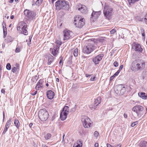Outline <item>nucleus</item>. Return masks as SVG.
I'll return each mask as SVG.
<instances>
[{
    "label": "nucleus",
    "mask_w": 147,
    "mask_h": 147,
    "mask_svg": "<svg viewBox=\"0 0 147 147\" xmlns=\"http://www.w3.org/2000/svg\"><path fill=\"white\" fill-rule=\"evenodd\" d=\"M55 6L57 11L61 9L67 10L69 8V2L65 0H58L55 3Z\"/></svg>",
    "instance_id": "1"
},
{
    "label": "nucleus",
    "mask_w": 147,
    "mask_h": 147,
    "mask_svg": "<svg viewBox=\"0 0 147 147\" xmlns=\"http://www.w3.org/2000/svg\"><path fill=\"white\" fill-rule=\"evenodd\" d=\"M27 27V25L25 22H21L18 24L17 29L19 31V34H23L24 35H27L28 32L27 30L28 28Z\"/></svg>",
    "instance_id": "2"
},
{
    "label": "nucleus",
    "mask_w": 147,
    "mask_h": 147,
    "mask_svg": "<svg viewBox=\"0 0 147 147\" xmlns=\"http://www.w3.org/2000/svg\"><path fill=\"white\" fill-rule=\"evenodd\" d=\"M88 41L89 42L86 46L83 47L82 49L83 53L86 54H90L96 48L93 42H92V41H89L88 40Z\"/></svg>",
    "instance_id": "3"
},
{
    "label": "nucleus",
    "mask_w": 147,
    "mask_h": 147,
    "mask_svg": "<svg viewBox=\"0 0 147 147\" xmlns=\"http://www.w3.org/2000/svg\"><path fill=\"white\" fill-rule=\"evenodd\" d=\"M38 116L40 120L44 121L48 119L49 117V113L45 109H42L39 111Z\"/></svg>",
    "instance_id": "4"
},
{
    "label": "nucleus",
    "mask_w": 147,
    "mask_h": 147,
    "mask_svg": "<svg viewBox=\"0 0 147 147\" xmlns=\"http://www.w3.org/2000/svg\"><path fill=\"white\" fill-rule=\"evenodd\" d=\"M113 11V9L111 7L108 5L105 6L103 10V13L105 17L107 19L109 20L111 19Z\"/></svg>",
    "instance_id": "5"
},
{
    "label": "nucleus",
    "mask_w": 147,
    "mask_h": 147,
    "mask_svg": "<svg viewBox=\"0 0 147 147\" xmlns=\"http://www.w3.org/2000/svg\"><path fill=\"white\" fill-rule=\"evenodd\" d=\"M133 111L135 112L138 117H141L143 114L144 109L143 107L140 105H138L132 108Z\"/></svg>",
    "instance_id": "6"
},
{
    "label": "nucleus",
    "mask_w": 147,
    "mask_h": 147,
    "mask_svg": "<svg viewBox=\"0 0 147 147\" xmlns=\"http://www.w3.org/2000/svg\"><path fill=\"white\" fill-rule=\"evenodd\" d=\"M126 91V88L124 84H119L115 89V93L119 95H123Z\"/></svg>",
    "instance_id": "7"
},
{
    "label": "nucleus",
    "mask_w": 147,
    "mask_h": 147,
    "mask_svg": "<svg viewBox=\"0 0 147 147\" xmlns=\"http://www.w3.org/2000/svg\"><path fill=\"white\" fill-rule=\"evenodd\" d=\"M63 38L64 40L72 38L74 36L73 32L71 31L65 29L63 31Z\"/></svg>",
    "instance_id": "8"
},
{
    "label": "nucleus",
    "mask_w": 147,
    "mask_h": 147,
    "mask_svg": "<svg viewBox=\"0 0 147 147\" xmlns=\"http://www.w3.org/2000/svg\"><path fill=\"white\" fill-rule=\"evenodd\" d=\"M24 12L26 17L29 20H33L36 15L34 12L29 10L25 9Z\"/></svg>",
    "instance_id": "9"
},
{
    "label": "nucleus",
    "mask_w": 147,
    "mask_h": 147,
    "mask_svg": "<svg viewBox=\"0 0 147 147\" xmlns=\"http://www.w3.org/2000/svg\"><path fill=\"white\" fill-rule=\"evenodd\" d=\"M74 24L76 27L79 28H81L85 24V22L83 21L84 18L79 19L77 17H75L74 18Z\"/></svg>",
    "instance_id": "10"
},
{
    "label": "nucleus",
    "mask_w": 147,
    "mask_h": 147,
    "mask_svg": "<svg viewBox=\"0 0 147 147\" xmlns=\"http://www.w3.org/2000/svg\"><path fill=\"white\" fill-rule=\"evenodd\" d=\"M104 56V54H100L92 59V61L95 65L99 64V62L102 60Z\"/></svg>",
    "instance_id": "11"
},
{
    "label": "nucleus",
    "mask_w": 147,
    "mask_h": 147,
    "mask_svg": "<svg viewBox=\"0 0 147 147\" xmlns=\"http://www.w3.org/2000/svg\"><path fill=\"white\" fill-rule=\"evenodd\" d=\"M132 49H134L135 51H137L139 53H142L143 50V49L140 45L136 42H134L132 44Z\"/></svg>",
    "instance_id": "12"
},
{
    "label": "nucleus",
    "mask_w": 147,
    "mask_h": 147,
    "mask_svg": "<svg viewBox=\"0 0 147 147\" xmlns=\"http://www.w3.org/2000/svg\"><path fill=\"white\" fill-rule=\"evenodd\" d=\"M90 119L87 117L85 119H82V121L84 127L85 128H88L90 127L91 123L89 122Z\"/></svg>",
    "instance_id": "13"
},
{
    "label": "nucleus",
    "mask_w": 147,
    "mask_h": 147,
    "mask_svg": "<svg viewBox=\"0 0 147 147\" xmlns=\"http://www.w3.org/2000/svg\"><path fill=\"white\" fill-rule=\"evenodd\" d=\"M101 97H98L94 101L92 107L91 108V109H95L97 107V106L100 104L101 102Z\"/></svg>",
    "instance_id": "14"
},
{
    "label": "nucleus",
    "mask_w": 147,
    "mask_h": 147,
    "mask_svg": "<svg viewBox=\"0 0 147 147\" xmlns=\"http://www.w3.org/2000/svg\"><path fill=\"white\" fill-rule=\"evenodd\" d=\"M101 13L100 11H95L93 10L92 13L91 14L90 19H96Z\"/></svg>",
    "instance_id": "15"
},
{
    "label": "nucleus",
    "mask_w": 147,
    "mask_h": 147,
    "mask_svg": "<svg viewBox=\"0 0 147 147\" xmlns=\"http://www.w3.org/2000/svg\"><path fill=\"white\" fill-rule=\"evenodd\" d=\"M135 64L138 70L140 69H141L144 68L145 67V63L142 61L138 62L136 61V63Z\"/></svg>",
    "instance_id": "16"
},
{
    "label": "nucleus",
    "mask_w": 147,
    "mask_h": 147,
    "mask_svg": "<svg viewBox=\"0 0 147 147\" xmlns=\"http://www.w3.org/2000/svg\"><path fill=\"white\" fill-rule=\"evenodd\" d=\"M59 49L58 47H54V48L50 49V50H51V54L55 57H56L59 53Z\"/></svg>",
    "instance_id": "17"
},
{
    "label": "nucleus",
    "mask_w": 147,
    "mask_h": 147,
    "mask_svg": "<svg viewBox=\"0 0 147 147\" xmlns=\"http://www.w3.org/2000/svg\"><path fill=\"white\" fill-rule=\"evenodd\" d=\"M47 96L49 99L52 100L55 95L54 92L51 90H48L47 92Z\"/></svg>",
    "instance_id": "18"
},
{
    "label": "nucleus",
    "mask_w": 147,
    "mask_h": 147,
    "mask_svg": "<svg viewBox=\"0 0 147 147\" xmlns=\"http://www.w3.org/2000/svg\"><path fill=\"white\" fill-rule=\"evenodd\" d=\"M68 115V114L67 113L65 112L62 110L60 113V118L61 120L62 121H64L65 120L67 117V115Z\"/></svg>",
    "instance_id": "19"
},
{
    "label": "nucleus",
    "mask_w": 147,
    "mask_h": 147,
    "mask_svg": "<svg viewBox=\"0 0 147 147\" xmlns=\"http://www.w3.org/2000/svg\"><path fill=\"white\" fill-rule=\"evenodd\" d=\"M89 41H92V42H93L94 45L96 44L98 42H102L104 41V40L101 38H98L96 39L94 38H92L88 40Z\"/></svg>",
    "instance_id": "20"
},
{
    "label": "nucleus",
    "mask_w": 147,
    "mask_h": 147,
    "mask_svg": "<svg viewBox=\"0 0 147 147\" xmlns=\"http://www.w3.org/2000/svg\"><path fill=\"white\" fill-rule=\"evenodd\" d=\"M78 10L80 11L82 13H86L87 12V8L84 5H81V6L78 8Z\"/></svg>",
    "instance_id": "21"
},
{
    "label": "nucleus",
    "mask_w": 147,
    "mask_h": 147,
    "mask_svg": "<svg viewBox=\"0 0 147 147\" xmlns=\"http://www.w3.org/2000/svg\"><path fill=\"white\" fill-rule=\"evenodd\" d=\"M48 60L47 64L48 65H50L53 60L54 58L50 54H49L48 56Z\"/></svg>",
    "instance_id": "22"
},
{
    "label": "nucleus",
    "mask_w": 147,
    "mask_h": 147,
    "mask_svg": "<svg viewBox=\"0 0 147 147\" xmlns=\"http://www.w3.org/2000/svg\"><path fill=\"white\" fill-rule=\"evenodd\" d=\"M136 63V61L133 62L132 63L131 67V70L134 71H137L138 70L135 64Z\"/></svg>",
    "instance_id": "23"
},
{
    "label": "nucleus",
    "mask_w": 147,
    "mask_h": 147,
    "mask_svg": "<svg viewBox=\"0 0 147 147\" xmlns=\"http://www.w3.org/2000/svg\"><path fill=\"white\" fill-rule=\"evenodd\" d=\"M138 96L140 98L144 99H146L147 98V95H146L145 92H141L138 93Z\"/></svg>",
    "instance_id": "24"
},
{
    "label": "nucleus",
    "mask_w": 147,
    "mask_h": 147,
    "mask_svg": "<svg viewBox=\"0 0 147 147\" xmlns=\"http://www.w3.org/2000/svg\"><path fill=\"white\" fill-rule=\"evenodd\" d=\"M147 144V142L146 141H141L139 144L140 147H146Z\"/></svg>",
    "instance_id": "25"
},
{
    "label": "nucleus",
    "mask_w": 147,
    "mask_h": 147,
    "mask_svg": "<svg viewBox=\"0 0 147 147\" xmlns=\"http://www.w3.org/2000/svg\"><path fill=\"white\" fill-rule=\"evenodd\" d=\"M10 125L6 123L4 127V129L2 133V135H4L6 133V132L7 131Z\"/></svg>",
    "instance_id": "26"
},
{
    "label": "nucleus",
    "mask_w": 147,
    "mask_h": 147,
    "mask_svg": "<svg viewBox=\"0 0 147 147\" xmlns=\"http://www.w3.org/2000/svg\"><path fill=\"white\" fill-rule=\"evenodd\" d=\"M63 111L67 113L68 114L69 113V107L68 106H65L62 109Z\"/></svg>",
    "instance_id": "27"
},
{
    "label": "nucleus",
    "mask_w": 147,
    "mask_h": 147,
    "mask_svg": "<svg viewBox=\"0 0 147 147\" xmlns=\"http://www.w3.org/2000/svg\"><path fill=\"white\" fill-rule=\"evenodd\" d=\"M14 123L16 127L18 129L20 126V123L19 120L17 119H16L14 120Z\"/></svg>",
    "instance_id": "28"
},
{
    "label": "nucleus",
    "mask_w": 147,
    "mask_h": 147,
    "mask_svg": "<svg viewBox=\"0 0 147 147\" xmlns=\"http://www.w3.org/2000/svg\"><path fill=\"white\" fill-rule=\"evenodd\" d=\"M78 142L77 143V145L76 146H73V147H82L83 145V142L82 140H79L78 141Z\"/></svg>",
    "instance_id": "29"
},
{
    "label": "nucleus",
    "mask_w": 147,
    "mask_h": 147,
    "mask_svg": "<svg viewBox=\"0 0 147 147\" xmlns=\"http://www.w3.org/2000/svg\"><path fill=\"white\" fill-rule=\"evenodd\" d=\"M55 43L56 44V45L55 47H58L59 49V47L62 44V42L60 40H57L55 41Z\"/></svg>",
    "instance_id": "30"
},
{
    "label": "nucleus",
    "mask_w": 147,
    "mask_h": 147,
    "mask_svg": "<svg viewBox=\"0 0 147 147\" xmlns=\"http://www.w3.org/2000/svg\"><path fill=\"white\" fill-rule=\"evenodd\" d=\"M13 40L12 38L10 36H8L5 39V41L7 43H9L12 41Z\"/></svg>",
    "instance_id": "31"
},
{
    "label": "nucleus",
    "mask_w": 147,
    "mask_h": 147,
    "mask_svg": "<svg viewBox=\"0 0 147 147\" xmlns=\"http://www.w3.org/2000/svg\"><path fill=\"white\" fill-rule=\"evenodd\" d=\"M129 4V5H131V4H134L136 2L140 0H127Z\"/></svg>",
    "instance_id": "32"
},
{
    "label": "nucleus",
    "mask_w": 147,
    "mask_h": 147,
    "mask_svg": "<svg viewBox=\"0 0 147 147\" xmlns=\"http://www.w3.org/2000/svg\"><path fill=\"white\" fill-rule=\"evenodd\" d=\"M73 54L74 57H77L78 55V50L77 48H76L74 50Z\"/></svg>",
    "instance_id": "33"
},
{
    "label": "nucleus",
    "mask_w": 147,
    "mask_h": 147,
    "mask_svg": "<svg viewBox=\"0 0 147 147\" xmlns=\"http://www.w3.org/2000/svg\"><path fill=\"white\" fill-rule=\"evenodd\" d=\"M38 77L37 76L33 77L32 79V80L33 82H35L38 79Z\"/></svg>",
    "instance_id": "34"
},
{
    "label": "nucleus",
    "mask_w": 147,
    "mask_h": 147,
    "mask_svg": "<svg viewBox=\"0 0 147 147\" xmlns=\"http://www.w3.org/2000/svg\"><path fill=\"white\" fill-rule=\"evenodd\" d=\"M51 134H50L48 133L45 136V138L46 140H48L51 138Z\"/></svg>",
    "instance_id": "35"
},
{
    "label": "nucleus",
    "mask_w": 147,
    "mask_h": 147,
    "mask_svg": "<svg viewBox=\"0 0 147 147\" xmlns=\"http://www.w3.org/2000/svg\"><path fill=\"white\" fill-rule=\"evenodd\" d=\"M44 82V81L43 80V79H41L39 80V81L36 84H37V86L38 85H42V83Z\"/></svg>",
    "instance_id": "36"
},
{
    "label": "nucleus",
    "mask_w": 147,
    "mask_h": 147,
    "mask_svg": "<svg viewBox=\"0 0 147 147\" xmlns=\"http://www.w3.org/2000/svg\"><path fill=\"white\" fill-rule=\"evenodd\" d=\"M6 68L8 70H10L11 69V66L9 63H7L6 65Z\"/></svg>",
    "instance_id": "37"
},
{
    "label": "nucleus",
    "mask_w": 147,
    "mask_h": 147,
    "mask_svg": "<svg viewBox=\"0 0 147 147\" xmlns=\"http://www.w3.org/2000/svg\"><path fill=\"white\" fill-rule=\"evenodd\" d=\"M138 121H136L132 123L131 124V127H134L135 125H136L138 124Z\"/></svg>",
    "instance_id": "38"
},
{
    "label": "nucleus",
    "mask_w": 147,
    "mask_h": 147,
    "mask_svg": "<svg viewBox=\"0 0 147 147\" xmlns=\"http://www.w3.org/2000/svg\"><path fill=\"white\" fill-rule=\"evenodd\" d=\"M76 105H75L74 107L71 109L70 110V112L73 113L76 110Z\"/></svg>",
    "instance_id": "39"
},
{
    "label": "nucleus",
    "mask_w": 147,
    "mask_h": 147,
    "mask_svg": "<svg viewBox=\"0 0 147 147\" xmlns=\"http://www.w3.org/2000/svg\"><path fill=\"white\" fill-rule=\"evenodd\" d=\"M42 85H38L37 86V84H36V87H35V88L36 90H39V88H42Z\"/></svg>",
    "instance_id": "40"
},
{
    "label": "nucleus",
    "mask_w": 147,
    "mask_h": 147,
    "mask_svg": "<svg viewBox=\"0 0 147 147\" xmlns=\"http://www.w3.org/2000/svg\"><path fill=\"white\" fill-rule=\"evenodd\" d=\"M42 0H37L36 2L35 3V4L36 5H38V4H40L42 2Z\"/></svg>",
    "instance_id": "41"
},
{
    "label": "nucleus",
    "mask_w": 147,
    "mask_h": 147,
    "mask_svg": "<svg viewBox=\"0 0 147 147\" xmlns=\"http://www.w3.org/2000/svg\"><path fill=\"white\" fill-rule=\"evenodd\" d=\"M144 19L146 24L147 25V13L145 16Z\"/></svg>",
    "instance_id": "42"
},
{
    "label": "nucleus",
    "mask_w": 147,
    "mask_h": 147,
    "mask_svg": "<svg viewBox=\"0 0 147 147\" xmlns=\"http://www.w3.org/2000/svg\"><path fill=\"white\" fill-rule=\"evenodd\" d=\"M99 135V133L97 131H95L94 133V136L96 137H97Z\"/></svg>",
    "instance_id": "43"
},
{
    "label": "nucleus",
    "mask_w": 147,
    "mask_h": 147,
    "mask_svg": "<svg viewBox=\"0 0 147 147\" xmlns=\"http://www.w3.org/2000/svg\"><path fill=\"white\" fill-rule=\"evenodd\" d=\"M116 29H115V28L112 29L110 31L111 34H114L116 32Z\"/></svg>",
    "instance_id": "44"
},
{
    "label": "nucleus",
    "mask_w": 147,
    "mask_h": 147,
    "mask_svg": "<svg viewBox=\"0 0 147 147\" xmlns=\"http://www.w3.org/2000/svg\"><path fill=\"white\" fill-rule=\"evenodd\" d=\"M20 51V49L18 47H17L15 50V52L16 53H19Z\"/></svg>",
    "instance_id": "45"
},
{
    "label": "nucleus",
    "mask_w": 147,
    "mask_h": 147,
    "mask_svg": "<svg viewBox=\"0 0 147 147\" xmlns=\"http://www.w3.org/2000/svg\"><path fill=\"white\" fill-rule=\"evenodd\" d=\"M37 90L34 91H33L31 93V94L32 96L35 95L37 93Z\"/></svg>",
    "instance_id": "46"
},
{
    "label": "nucleus",
    "mask_w": 147,
    "mask_h": 147,
    "mask_svg": "<svg viewBox=\"0 0 147 147\" xmlns=\"http://www.w3.org/2000/svg\"><path fill=\"white\" fill-rule=\"evenodd\" d=\"M116 50H114V49H113L110 52V53H111L110 55L111 56H112L115 53L116 51Z\"/></svg>",
    "instance_id": "47"
},
{
    "label": "nucleus",
    "mask_w": 147,
    "mask_h": 147,
    "mask_svg": "<svg viewBox=\"0 0 147 147\" xmlns=\"http://www.w3.org/2000/svg\"><path fill=\"white\" fill-rule=\"evenodd\" d=\"M17 70V68L16 67H14L12 68L11 71L13 73H15L16 71Z\"/></svg>",
    "instance_id": "48"
},
{
    "label": "nucleus",
    "mask_w": 147,
    "mask_h": 147,
    "mask_svg": "<svg viewBox=\"0 0 147 147\" xmlns=\"http://www.w3.org/2000/svg\"><path fill=\"white\" fill-rule=\"evenodd\" d=\"M113 65L115 67H117L118 66V63L117 61H115L114 62Z\"/></svg>",
    "instance_id": "49"
},
{
    "label": "nucleus",
    "mask_w": 147,
    "mask_h": 147,
    "mask_svg": "<svg viewBox=\"0 0 147 147\" xmlns=\"http://www.w3.org/2000/svg\"><path fill=\"white\" fill-rule=\"evenodd\" d=\"M72 57H73L72 55H71L70 56V57L68 59V62H69L70 63L72 62Z\"/></svg>",
    "instance_id": "50"
},
{
    "label": "nucleus",
    "mask_w": 147,
    "mask_h": 147,
    "mask_svg": "<svg viewBox=\"0 0 147 147\" xmlns=\"http://www.w3.org/2000/svg\"><path fill=\"white\" fill-rule=\"evenodd\" d=\"M11 118L9 119V120L8 121H7V122L6 123L10 125L11 124Z\"/></svg>",
    "instance_id": "51"
},
{
    "label": "nucleus",
    "mask_w": 147,
    "mask_h": 147,
    "mask_svg": "<svg viewBox=\"0 0 147 147\" xmlns=\"http://www.w3.org/2000/svg\"><path fill=\"white\" fill-rule=\"evenodd\" d=\"M120 72V71H119V70H118L113 75H114V76L116 77V76L118 75L119 73Z\"/></svg>",
    "instance_id": "52"
},
{
    "label": "nucleus",
    "mask_w": 147,
    "mask_h": 147,
    "mask_svg": "<svg viewBox=\"0 0 147 147\" xmlns=\"http://www.w3.org/2000/svg\"><path fill=\"white\" fill-rule=\"evenodd\" d=\"M123 67V65H121L119 68V69L118 70H119V71H121Z\"/></svg>",
    "instance_id": "53"
},
{
    "label": "nucleus",
    "mask_w": 147,
    "mask_h": 147,
    "mask_svg": "<svg viewBox=\"0 0 147 147\" xmlns=\"http://www.w3.org/2000/svg\"><path fill=\"white\" fill-rule=\"evenodd\" d=\"M115 77V76H114V75H113L112 76L110 77V81H111L113 80V78Z\"/></svg>",
    "instance_id": "54"
},
{
    "label": "nucleus",
    "mask_w": 147,
    "mask_h": 147,
    "mask_svg": "<svg viewBox=\"0 0 147 147\" xmlns=\"http://www.w3.org/2000/svg\"><path fill=\"white\" fill-rule=\"evenodd\" d=\"M3 37L5 38L7 34V31H4L3 32Z\"/></svg>",
    "instance_id": "55"
},
{
    "label": "nucleus",
    "mask_w": 147,
    "mask_h": 147,
    "mask_svg": "<svg viewBox=\"0 0 147 147\" xmlns=\"http://www.w3.org/2000/svg\"><path fill=\"white\" fill-rule=\"evenodd\" d=\"M3 122L4 121L5 117V113L4 111H3Z\"/></svg>",
    "instance_id": "56"
},
{
    "label": "nucleus",
    "mask_w": 147,
    "mask_h": 147,
    "mask_svg": "<svg viewBox=\"0 0 147 147\" xmlns=\"http://www.w3.org/2000/svg\"><path fill=\"white\" fill-rule=\"evenodd\" d=\"M95 78V77L94 76L93 77H91L90 78V80L91 81H94Z\"/></svg>",
    "instance_id": "57"
},
{
    "label": "nucleus",
    "mask_w": 147,
    "mask_h": 147,
    "mask_svg": "<svg viewBox=\"0 0 147 147\" xmlns=\"http://www.w3.org/2000/svg\"><path fill=\"white\" fill-rule=\"evenodd\" d=\"M140 30L141 33L145 32L144 30L142 28H140Z\"/></svg>",
    "instance_id": "58"
},
{
    "label": "nucleus",
    "mask_w": 147,
    "mask_h": 147,
    "mask_svg": "<svg viewBox=\"0 0 147 147\" xmlns=\"http://www.w3.org/2000/svg\"><path fill=\"white\" fill-rule=\"evenodd\" d=\"M107 147H114L113 146H112L110 144L108 143L107 144Z\"/></svg>",
    "instance_id": "59"
},
{
    "label": "nucleus",
    "mask_w": 147,
    "mask_h": 147,
    "mask_svg": "<svg viewBox=\"0 0 147 147\" xmlns=\"http://www.w3.org/2000/svg\"><path fill=\"white\" fill-rule=\"evenodd\" d=\"M1 92L2 93L5 94V89L3 88L1 90Z\"/></svg>",
    "instance_id": "60"
},
{
    "label": "nucleus",
    "mask_w": 147,
    "mask_h": 147,
    "mask_svg": "<svg viewBox=\"0 0 147 147\" xmlns=\"http://www.w3.org/2000/svg\"><path fill=\"white\" fill-rule=\"evenodd\" d=\"M91 74H85L86 77L87 78L90 77L91 76Z\"/></svg>",
    "instance_id": "61"
},
{
    "label": "nucleus",
    "mask_w": 147,
    "mask_h": 147,
    "mask_svg": "<svg viewBox=\"0 0 147 147\" xmlns=\"http://www.w3.org/2000/svg\"><path fill=\"white\" fill-rule=\"evenodd\" d=\"M99 144L98 143H96L94 144L95 147H98Z\"/></svg>",
    "instance_id": "62"
},
{
    "label": "nucleus",
    "mask_w": 147,
    "mask_h": 147,
    "mask_svg": "<svg viewBox=\"0 0 147 147\" xmlns=\"http://www.w3.org/2000/svg\"><path fill=\"white\" fill-rule=\"evenodd\" d=\"M142 35L143 37H144V38H145V32H143V33H142Z\"/></svg>",
    "instance_id": "63"
},
{
    "label": "nucleus",
    "mask_w": 147,
    "mask_h": 147,
    "mask_svg": "<svg viewBox=\"0 0 147 147\" xmlns=\"http://www.w3.org/2000/svg\"><path fill=\"white\" fill-rule=\"evenodd\" d=\"M15 66L16 67H17V68H19V64L18 63H16L15 64Z\"/></svg>",
    "instance_id": "64"
}]
</instances>
